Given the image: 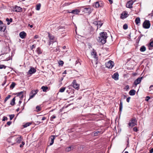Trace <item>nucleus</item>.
<instances>
[{
	"label": "nucleus",
	"instance_id": "nucleus-1",
	"mask_svg": "<svg viewBox=\"0 0 153 153\" xmlns=\"http://www.w3.org/2000/svg\"><path fill=\"white\" fill-rule=\"evenodd\" d=\"M100 36L97 39L98 42H101L102 44H105L106 42V39L108 37L106 32H102L100 34Z\"/></svg>",
	"mask_w": 153,
	"mask_h": 153
},
{
	"label": "nucleus",
	"instance_id": "nucleus-2",
	"mask_svg": "<svg viewBox=\"0 0 153 153\" xmlns=\"http://www.w3.org/2000/svg\"><path fill=\"white\" fill-rule=\"evenodd\" d=\"M13 137L15 142L14 144H15L16 143H20L23 139L22 136L20 135L14 136Z\"/></svg>",
	"mask_w": 153,
	"mask_h": 153
},
{
	"label": "nucleus",
	"instance_id": "nucleus-3",
	"mask_svg": "<svg viewBox=\"0 0 153 153\" xmlns=\"http://www.w3.org/2000/svg\"><path fill=\"white\" fill-rule=\"evenodd\" d=\"M137 125V121L135 118H132L131 119L128 123L129 127H132L136 125Z\"/></svg>",
	"mask_w": 153,
	"mask_h": 153
},
{
	"label": "nucleus",
	"instance_id": "nucleus-4",
	"mask_svg": "<svg viewBox=\"0 0 153 153\" xmlns=\"http://www.w3.org/2000/svg\"><path fill=\"white\" fill-rule=\"evenodd\" d=\"M150 26V23L149 21H145L143 24V27L146 29L149 28Z\"/></svg>",
	"mask_w": 153,
	"mask_h": 153
},
{
	"label": "nucleus",
	"instance_id": "nucleus-5",
	"mask_svg": "<svg viewBox=\"0 0 153 153\" xmlns=\"http://www.w3.org/2000/svg\"><path fill=\"white\" fill-rule=\"evenodd\" d=\"M103 4L101 1H98L94 3L93 6H94L96 8H98L103 6Z\"/></svg>",
	"mask_w": 153,
	"mask_h": 153
},
{
	"label": "nucleus",
	"instance_id": "nucleus-6",
	"mask_svg": "<svg viewBox=\"0 0 153 153\" xmlns=\"http://www.w3.org/2000/svg\"><path fill=\"white\" fill-rule=\"evenodd\" d=\"M106 67L109 68H111L114 66V62L111 61L110 60L105 64Z\"/></svg>",
	"mask_w": 153,
	"mask_h": 153
},
{
	"label": "nucleus",
	"instance_id": "nucleus-7",
	"mask_svg": "<svg viewBox=\"0 0 153 153\" xmlns=\"http://www.w3.org/2000/svg\"><path fill=\"white\" fill-rule=\"evenodd\" d=\"M82 10H83V12L89 14L91 13L92 11V10L90 7H86L84 8Z\"/></svg>",
	"mask_w": 153,
	"mask_h": 153
},
{
	"label": "nucleus",
	"instance_id": "nucleus-8",
	"mask_svg": "<svg viewBox=\"0 0 153 153\" xmlns=\"http://www.w3.org/2000/svg\"><path fill=\"white\" fill-rule=\"evenodd\" d=\"M134 3V1L133 0H130L128 1L127 3L126 6L127 8H132V5Z\"/></svg>",
	"mask_w": 153,
	"mask_h": 153
},
{
	"label": "nucleus",
	"instance_id": "nucleus-9",
	"mask_svg": "<svg viewBox=\"0 0 153 153\" xmlns=\"http://www.w3.org/2000/svg\"><path fill=\"white\" fill-rule=\"evenodd\" d=\"M38 92V91L37 90H33L30 93V97L28 99V100H29L30 99L32 98Z\"/></svg>",
	"mask_w": 153,
	"mask_h": 153
},
{
	"label": "nucleus",
	"instance_id": "nucleus-10",
	"mask_svg": "<svg viewBox=\"0 0 153 153\" xmlns=\"http://www.w3.org/2000/svg\"><path fill=\"white\" fill-rule=\"evenodd\" d=\"M36 71V70L34 68L31 67L28 72H27L28 74H32L35 73Z\"/></svg>",
	"mask_w": 153,
	"mask_h": 153
},
{
	"label": "nucleus",
	"instance_id": "nucleus-11",
	"mask_svg": "<svg viewBox=\"0 0 153 153\" xmlns=\"http://www.w3.org/2000/svg\"><path fill=\"white\" fill-rule=\"evenodd\" d=\"M94 24L95 25L97 26V28H100L103 24V23L100 21H94Z\"/></svg>",
	"mask_w": 153,
	"mask_h": 153
},
{
	"label": "nucleus",
	"instance_id": "nucleus-12",
	"mask_svg": "<svg viewBox=\"0 0 153 153\" xmlns=\"http://www.w3.org/2000/svg\"><path fill=\"white\" fill-rule=\"evenodd\" d=\"M73 86L75 88L78 89L79 88V85L76 83L75 80H74L73 82Z\"/></svg>",
	"mask_w": 153,
	"mask_h": 153
},
{
	"label": "nucleus",
	"instance_id": "nucleus-13",
	"mask_svg": "<svg viewBox=\"0 0 153 153\" xmlns=\"http://www.w3.org/2000/svg\"><path fill=\"white\" fill-rule=\"evenodd\" d=\"M19 35L22 39H24L26 37L27 34L24 31H22L19 33Z\"/></svg>",
	"mask_w": 153,
	"mask_h": 153
},
{
	"label": "nucleus",
	"instance_id": "nucleus-14",
	"mask_svg": "<svg viewBox=\"0 0 153 153\" xmlns=\"http://www.w3.org/2000/svg\"><path fill=\"white\" fill-rule=\"evenodd\" d=\"M142 79V77H139L134 82V84L136 85H137V84H139L141 82Z\"/></svg>",
	"mask_w": 153,
	"mask_h": 153
},
{
	"label": "nucleus",
	"instance_id": "nucleus-15",
	"mask_svg": "<svg viewBox=\"0 0 153 153\" xmlns=\"http://www.w3.org/2000/svg\"><path fill=\"white\" fill-rule=\"evenodd\" d=\"M103 133V132L101 131H97L96 132H93L92 135L93 136H97L100 135Z\"/></svg>",
	"mask_w": 153,
	"mask_h": 153
},
{
	"label": "nucleus",
	"instance_id": "nucleus-16",
	"mask_svg": "<svg viewBox=\"0 0 153 153\" xmlns=\"http://www.w3.org/2000/svg\"><path fill=\"white\" fill-rule=\"evenodd\" d=\"M91 54L93 57L96 59V60H97L98 58L97 57V53L94 49L93 50V51L91 53Z\"/></svg>",
	"mask_w": 153,
	"mask_h": 153
},
{
	"label": "nucleus",
	"instance_id": "nucleus-17",
	"mask_svg": "<svg viewBox=\"0 0 153 153\" xmlns=\"http://www.w3.org/2000/svg\"><path fill=\"white\" fill-rule=\"evenodd\" d=\"M22 9L19 7L15 6L13 9V11L16 12H20L22 11Z\"/></svg>",
	"mask_w": 153,
	"mask_h": 153
},
{
	"label": "nucleus",
	"instance_id": "nucleus-18",
	"mask_svg": "<svg viewBox=\"0 0 153 153\" xmlns=\"http://www.w3.org/2000/svg\"><path fill=\"white\" fill-rule=\"evenodd\" d=\"M80 12V10L78 9H75L72 10L71 12H69L68 13H71L73 14H78Z\"/></svg>",
	"mask_w": 153,
	"mask_h": 153
},
{
	"label": "nucleus",
	"instance_id": "nucleus-19",
	"mask_svg": "<svg viewBox=\"0 0 153 153\" xmlns=\"http://www.w3.org/2000/svg\"><path fill=\"white\" fill-rule=\"evenodd\" d=\"M119 75L118 73H114L112 76V77L115 80H117L118 79Z\"/></svg>",
	"mask_w": 153,
	"mask_h": 153
},
{
	"label": "nucleus",
	"instance_id": "nucleus-20",
	"mask_svg": "<svg viewBox=\"0 0 153 153\" xmlns=\"http://www.w3.org/2000/svg\"><path fill=\"white\" fill-rule=\"evenodd\" d=\"M127 13H123L121 14L120 18L122 19H124L127 17Z\"/></svg>",
	"mask_w": 153,
	"mask_h": 153
},
{
	"label": "nucleus",
	"instance_id": "nucleus-21",
	"mask_svg": "<svg viewBox=\"0 0 153 153\" xmlns=\"http://www.w3.org/2000/svg\"><path fill=\"white\" fill-rule=\"evenodd\" d=\"M51 139V143L50 144V145H52L53 143L54 140L55 138V136L54 135H51L50 137Z\"/></svg>",
	"mask_w": 153,
	"mask_h": 153
},
{
	"label": "nucleus",
	"instance_id": "nucleus-22",
	"mask_svg": "<svg viewBox=\"0 0 153 153\" xmlns=\"http://www.w3.org/2000/svg\"><path fill=\"white\" fill-rule=\"evenodd\" d=\"M74 148V147L73 146H70L66 148L65 151L67 152H68L71 150H73Z\"/></svg>",
	"mask_w": 153,
	"mask_h": 153
},
{
	"label": "nucleus",
	"instance_id": "nucleus-23",
	"mask_svg": "<svg viewBox=\"0 0 153 153\" xmlns=\"http://www.w3.org/2000/svg\"><path fill=\"white\" fill-rule=\"evenodd\" d=\"M23 91H21L19 92L18 93H17V96H19L20 98V99H22V98L23 97Z\"/></svg>",
	"mask_w": 153,
	"mask_h": 153
},
{
	"label": "nucleus",
	"instance_id": "nucleus-24",
	"mask_svg": "<svg viewBox=\"0 0 153 153\" xmlns=\"http://www.w3.org/2000/svg\"><path fill=\"white\" fill-rule=\"evenodd\" d=\"M135 93L136 91L132 89L129 91V94L131 96H133L135 94Z\"/></svg>",
	"mask_w": 153,
	"mask_h": 153
},
{
	"label": "nucleus",
	"instance_id": "nucleus-25",
	"mask_svg": "<svg viewBox=\"0 0 153 153\" xmlns=\"http://www.w3.org/2000/svg\"><path fill=\"white\" fill-rule=\"evenodd\" d=\"M140 19L139 17H137L135 20V22L137 25H139L140 24Z\"/></svg>",
	"mask_w": 153,
	"mask_h": 153
},
{
	"label": "nucleus",
	"instance_id": "nucleus-26",
	"mask_svg": "<svg viewBox=\"0 0 153 153\" xmlns=\"http://www.w3.org/2000/svg\"><path fill=\"white\" fill-rule=\"evenodd\" d=\"M6 29V27L2 25H0V31H4Z\"/></svg>",
	"mask_w": 153,
	"mask_h": 153
},
{
	"label": "nucleus",
	"instance_id": "nucleus-27",
	"mask_svg": "<svg viewBox=\"0 0 153 153\" xmlns=\"http://www.w3.org/2000/svg\"><path fill=\"white\" fill-rule=\"evenodd\" d=\"M123 109V102L121 101H120V103L119 105V111L121 112Z\"/></svg>",
	"mask_w": 153,
	"mask_h": 153
},
{
	"label": "nucleus",
	"instance_id": "nucleus-28",
	"mask_svg": "<svg viewBox=\"0 0 153 153\" xmlns=\"http://www.w3.org/2000/svg\"><path fill=\"white\" fill-rule=\"evenodd\" d=\"M41 89L44 92H46L48 89V88L47 86H42L41 87Z\"/></svg>",
	"mask_w": 153,
	"mask_h": 153
},
{
	"label": "nucleus",
	"instance_id": "nucleus-29",
	"mask_svg": "<svg viewBox=\"0 0 153 153\" xmlns=\"http://www.w3.org/2000/svg\"><path fill=\"white\" fill-rule=\"evenodd\" d=\"M15 97L10 102V104L12 105H14L15 104Z\"/></svg>",
	"mask_w": 153,
	"mask_h": 153
},
{
	"label": "nucleus",
	"instance_id": "nucleus-30",
	"mask_svg": "<svg viewBox=\"0 0 153 153\" xmlns=\"http://www.w3.org/2000/svg\"><path fill=\"white\" fill-rule=\"evenodd\" d=\"M36 51L38 54H41L42 53V51H41L40 48H37Z\"/></svg>",
	"mask_w": 153,
	"mask_h": 153
},
{
	"label": "nucleus",
	"instance_id": "nucleus-31",
	"mask_svg": "<svg viewBox=\"0 0 153 153\" xmlns=\"http://www.w3.org/2000/svg\"><path fill=\"white\" fill-rule=\"evenodd\" d=\"M140 50L141 52H144L146 50V48L144 46L141 47L140 49Z\"/></svg>",
	"mask_w": 153,
	"mask_h": 153
},
{
	"label": "nucleus",
	"instance_id": "nucleus-32",
	"mask_svg": "<svg viewBox=\"0 0 153 153\" xmlns=\"http://www.w3.org/2000/svg\"><path fill=\"white\" fill-rule=\"evenodd\" d=\"M48 36L50 40H53L54 38L53 36L49 33H48Z\"/></svg>",
	"mask_w": 153,
	"mask_h": 153
},
{
	"label": "nucleus",
	"instance_id": "nucleus-33",
	"mask_svg": "<svg viewBox=\"0 0 153 153\" xmlns=\"http://www.w3.org/2000/svg\"><path fill=\"white\" fill-rule=\"evenodd\" d=\"M41 6V5L40 4H37L36 6V10H39L40 9Z\"/></svg>",
	"mask_w": 153,
	"mask_h": 153
},
{
	"label": "nucleus",
	"instance_id": "nucleus-34",
	"mask_svg": "<svg viewBox=\"0 0 153 153\" xmlns=\"http://www.w3.org/2000/svg\"><path fill=\"white\" fill-rule=\"evenodd\" d=\"M11 97V96L10 95H8L5 99L4 100V102H6Z\"/></svg>",
	"mask_w": 153,
	"mask_h": 153
},
{
	"label": "nucleus",
	"instance_id": "nucleus-35",
	"mask_svg": "<svg viewBox=\"0 0 153 153\" xmlns=\"http://www.w3.org/2000/svg\"><path fill=\"white\" fill-rule=\"evenodd\" d=\"M65 89V87H62L60 88L59 92H63Z\"/></svg>",
	"mask_w": 153,
	"mask_h": 153
},
{
	"label": "nucleus",
	"instance_id": "nucleus-36",
	"mask_svg": "<svg viewBox=\"0 0 153 153\" xmlns=\"http://www.w3.org/2000/svg\"><path fill=\"white\" fill-rule=\"evenodd\" d=\"M58 63L59 65L61 66H62L64 64V62L62 60L59 61Z\"/></svg>",
	"mask_w": 153,
	"mask_h": 153
},
{
	"label": "nucleus",
	"instance_id": "nucleus-37",
	"mask_svg": "<svg viewBox=\"0 0 153 153\" xmlns=\"http://www.w3.org/2000/svg\"><path fill=\"white\" fill-rule=\"evenodd\" d=\"M31 123H27L23 125V126L25 128L28 126H29L30 125H31Z\"/></svg>",
	"mask_w": 153,
	"mask_h": 153
},
{
	"label": "nucleus",
	"instance_id": "nucleus-38",
	"mask_svg": "<svg viewBox=\"0 0 153 153\" xmlns=\"http://www.w3.org/2000/svg\"><path fill=\"white\" fill-rule=\"evenodd\" d=\"M36 109L37 111H39L41 110V108L39 106H37L36 107Z\"/></svg>",
	"mask_w": 153,
	"mask_h": 153
},
{
	"label": "nucleus",
	"instance_id": "nucleus-39",
	"mask_svg": "<svg viewBox=\"0 0 153 153\" xmlns=\"http://www.w3.org/2000/svg\"><path fill=\"white\" fill-rule=\"evenodd\" d=\"M16 84L15 82H12L11 85H10V88H13L15 86Z\"/></svg>",
	"mask_w": 153,
	"mask_h": 153
},
{
	"label": "nucleus",
	"instance_id": "nucleus-40",
	"mask_svg": "<svg viewBox=\"0 0 153 153\" xmlns=\"http://www.w3.org/2000/svg\"><path fill=\"white\" fill-rule=\"evenodd\" d=\"M128 25L126 24H124L123 26V28L124 30H126L128 28Z\"/></svg>",
	"mask_w": 153,
	"mask_h": 153
},
{
	"label": "nucleus",
	"instance_id": "nucleus-41",
	"mask_svg": "<svg viewBox=\"0 0 153 153\" xmlns=\"http://www.w3.org/2000/svg\"><path fill=\"white\" fill-rule=\"evenodd\" d=\"M6 68V66L3 65H0V69L2 68L5 69Z\"/></svg>",
	"mask_w": 153,
	"mask_h": 153
},
{
	"label": "nucleus",
	"instance_id": "nucleus-42",
	"mask_svg": "<svg viewBox=\"0 0 153 153\" xmlns=\"http://www.w3.org/2000/svg\"><path fill=\"white\" fill-rule=\"evenodd\" d=\"M56 118V117L55 115H52L51 117V118H50V120L51 121H52L54 119H55Z\"/></svg>",
	"mask_w": 153,
	"mask_h": 153
},
{
	"label": "nucleus",
	"instance_id": "nucleus-43",
	"mask_svg": "<svg viewBox=\"0 0 153 153\" xmlns=\"http://www.w3.org/2000/svg\"><path fill=\"white\" fill-rule=\"evenodd\" d=\"M10 120H12L14 117V114L10 115H9Z\"/></svg>",
	"mask_w": 153,
	"mask_h": 153
},
{
	"label": "nucleus",
	"instance_id": "nucleus-44",
	"mask_svg": "<svg viewBox=\"0 0 153 153\" xmlns=\"http://www.w3.org/2000/svg\"><path fill=\"white\" fill-rule=\"evenodd\" d=\"M35 47L36 45H33L30 47V49L32 50L33 48H35Z\"/></svg>",
	"mask_w": 153,
	"mask_h": 153
},
{
	"label": "nucleus",
	"instance_id": "nucleus-45",
	"mask_svg": "<svg viewBox=\"0 0 153 153\" xmlns=\"http://www.w3.org/2000/svg\"><path fill=\"white\" fill-rule=\"evenodd\" d=\"M7 120V118L6 117H4L3 119H2V121H5V120Z\"/></svg>",
	"mask_w": 153,
	"mask_h": 153
},
{
	"label": "nucleus",
	"instance_id": "nucleus-46",
	"mask_svg": "<svg viewBox=\"0 0 153 153\" xmlns=\"http://www.w3.org/2000/svg\"><path fill=\"white\" fill-rule=\"evenodd\" d=\"M150 97L149 96H147L146 98V99H145V100L146 101H149V99H150Z\"/></svg>",
	"mask_w": 153,
	"mask_h": 153
},
{
	"label": "nucleus",
	"instance_id": "nucleus-47",
	"mask_svg": "<svg viewBox=\"0 0 153 153\" xmlns=\"http://www.w3.org/2000/svg\"><path fill=\"white\" fill-rule=\"evenodd\" d=\"M149 47H153V43L151 42L149 43Z\"/></svg>",
	"mask_w": 153,
	"mask_h": 153
},
{
	"label": "nucleus",
	"instance_id": "nucleus-48",
	"mask_svg": "<svg viewBox=\"0 0 153 153\" xmlns=\"http://www.w3.org/2000/svg\"><path fill=\"white\" fill-rule=\"evenodd\" d=\"M133 130L134 131L137 132V128L136 127H134L133 128Z\"/></svg>",
	"mask_w": 153,
	"mask_h": 153
},
{
	"label": "nucleus",
	"instance_id": "nucleus-49",
	"mask_svg": "<svg viewBox=\"0 0 153 153\" xmlns=\"http://www.w3.org/2000/svg\"><path fill=\"white\" fill-rule=\"evenodd\" d=\"M130 98H131L130 97H128L126 99V101L127 102H129Z\"/></svg>",
	"mask_w": 153,
	"mask_h": 153
},
{
	"label": "nucleus",
	"instance_id": "nucleus-50",
	"mask_svg": "<svg viewBox=\"0 0 153 153\" xmlns=\"http://www.w3.org/2000/svg\"><path fill=\"white\" fill-rule=\"evenodd\" d=\"M153 87V85H152L150 86V87H149L150 90L149 91H151V90H152V88Z\"/></svg>",
	"mask_w": 153,
	"mask_h": 153
},
{
	"label": "nucleus",
	"instance_id": "nucleus-51",
	"mask_svg": "<svg viewBox=\"0 0 153 153\" xmlns=\"http://www.w3.org/2000/svg\"><path fill=\"white\" fill-rule=\"evenodd\" d=\"M11 123V121H8L7 122V124L8 125L10 126Z\"/></svg>",
	"mask_w": 153,
	"mask_h": 153
},
{
	"label": "nucleus",
	"instance_id": "nucleus-52",
	"mask_svg": "<svg viewBox=\"0 0 153 153\" xmlns=\"http://www.w3.org/2000/svg\"><path fill=\"white\" fill-rule=\"evenodd\" d=\"M53 42H54V41L51 40V41H50L49 42V45H50L51 44L53 43Z\"/></svg>",
	"mask_w": 153,
	"mask_h": 153
},
{
	"label": "nucleus",
	"instance_id": "nucleus-53",
	"mask_svg": "<svg viewBox=\"0 0 153 153\" xmlns=\"http://www.w3.org/2000/svg\"><path fill=\"white\" fill-rule=\"evenodd\" d=\"M38 37H39V36L37 35H36L34 37V39H36L38 38Z\"/></svg>",
	"mask_w": 153,
	"mask_h": 153
},
{
	"label": "nucleus",
	"instance_id": "nucleus-54",
	"mask_svg": "<svg viewBox=\"0 0 153 153\" xmlns=\"http://www.w3.org/2000/svg\"><path fill=\"white\" fill-rule=\"evenodd\" d=\"M46 119V117H43L42 118V120H44Z\"/></svg>",
	"mask_w": 153,
	"mask_h": 153
},
{
	"label": "nucleus",
	"instance_id": "nucleus-55",
	"mask_svg": "<svg viewBox=\"0 0 153 153\" xmlns=\"http://www.w3.org/2000/svg\"><path fill=\"white\" fill-rule=\"evenodd\" d=\"M150 152L151 153H152L153 152V148H152V149H151L150 150Z\"/></svg>",
	"mask_w": 153,
	"mask_h": 153
},
{
	"label": "nucleus",
	"instance_id": "nucleus-56",
	"mask_svg": "<svg viewBox=\"0 0 153 153\" xmlns=\"http://www.w3.org/2000/svg\"><path fill=\"white\" fill-rule=\"evenodd\" d=\"M109 1V2L110 4H112L113 2V1H112V0H108Z\"/></svg>",
	"mask_w": 153,
	"mask_h": 153
},
{
	"label": "nucleus",
	"instance_id": "nucleus-57",
	"mask_svg": "<svg viewBox=\"0 0 153 153\" xmlns=\"http://www.w3.org/2000/svg\"><path fill=\"white\" fill-rule=\"evenodd\" d=\"M22 102V101L21 100H20L19 101V105L21 104Z\"/></svg>",
	"mask_w": 153,
	"mask_h": 153
},
{
	"label": "nucleus",
	"instance_id": "nucleus-58",
	"mask_svg": "<svg viewBox=\"0 0 153 153\" xmlns=\"http://www.w3.org/2000/svg\"><path fill=\"white\" fill-rule=\"evenodd\" d=\"M3 24L1 20H0V25H2Z\"/></svg>",
	"mask_w": 153,
	"mask_h": 153
},
{
	"label": "nucleus",
	"instance_id": "nucleus-59",
	"mask_svg": "<svg viewBox=\"0 0 153 153\" xmlns=\"http://www.w3.org/2000/svg\"><path fill=\"white\" fill-rule=\"evenodd\" d=\"M25 142H23V141H22V144L23 146H24V145H25Z\"/></svg>",
	"mask_w": 153,
	"mask_h": 153
},
{
	"label": "nucleus",
	"instance_id": "nucleus-60",
	"mask_svg": "<svg viewBox=\"0 0 153 153\" xmlns=\"http://www.w3.org/2000/svg\"><path fill=\"white\" fill-rule=\"evenodd\" d=\"M23 146L22 144H21L20 145V147L21 148H22L23 146Z\"/></svg>",
	"mask_w": 153,
	"mask_h": 153
},
{
	"label": "nucleus",
	"instance_id": "nucleus-61",
	"mask_svg": "<svg viewBox=\"0 0 153 153\" xmlns=\"http://www.w3.org/2000/svg\"><path fill=\"white\" fill-rule=\"evenodd\" d=\"M9 21L10 22H11L12 21V19L11 18H10V19H9Z\"/></svg>",
	"mask_w": 153,
	"mask_h": 153
},
{
	"label": "nucleus",
	"instance_id": "nucleus-62",
	"mask_svg": "<svg viewBox=\"0 0 153 153\" xmlns=\"http://www.w3.org/2000/svg\"><path fill=\"white\" fill-rule=\"evenodd\" d=\"M29 25V26H30V27H33V25H30V24H29V25Z\"/></svg>",
	"mask_w": 153,
	"mask_h": 153
},
{
	"label": "nucleus",
	"instance_id": "nucleus-63",
	"mask_svg": "<svg viewBox=\"0 0 153 153\" xmlns=\"http://www.w3.org/2000/svg\"><path fill=\"white\" fill-rule=\"evenodd\" d=\"M143 35L142 34H140V36H139V37H140L141 38V37H142Z\"/></svg>",
	"mask_w": 153,
	"mask_h": 153
},
{
	"label": "nucleus",
	"instance_id": "nucleus-64",
	"mask_svg": "<svg viewBox=\"0 0 153 153\" xmlns=\"http://www.w3.org/2000/svg\"><path fill=\"white\" fill-rule=\"evenodd\" d=\"M6 20L7 22H8L9 21V19L8 18H7L6 19Z\"/></svg>",
	"mask_w": 153,
	"mask_h": 153
}]
</instances>
